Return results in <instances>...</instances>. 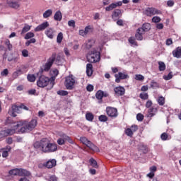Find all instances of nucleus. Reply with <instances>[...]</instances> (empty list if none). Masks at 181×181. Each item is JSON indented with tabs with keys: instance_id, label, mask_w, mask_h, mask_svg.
<instances>
[{
	"instance_id": "obj_30",
	"label": "nucleus",
	"mask_w": 181,
	"mask_h": 181,
	"mask_svg": "<svg viewBox=\"0 0 181 181\" xmlns=\"http://www.w3.org/2000/svg\"><path fill=\"white\" fill-rule=\"evenodd\" d=\"M19 176H26L27 177H29V176H30V172H29L28 170L20 168Z\"/></svg>"
},
{
	"instance_id": "obj_3",
	"label": "nucleus",
	"mask_w": 181,
	"mask_h": 181,
	"mask_svg": "<svg viewBox=\"0 0 181 181\" xmlns=\"http://www.w3.org/2000/svg\"><path fill=\"white\" fill-rule=\"evenodd\" d=\"M55 60L56 53H53L52 56L48 59L47 63L45 64L44 69H41L37 73V76H39V74H43V71H49V70L52 69V66H53Z\"/></svg>"
},
{
	"instance_id": "obj_64",
	"label": "nucleus",
	"mask_w": 181,
	"mask_h": 181,
	"mask_svg": "<svg viewBox=\"0 0 181 181\" xmlns=\"http://www.w3.org/2000/svg\"><path fill=\"white\" fill-rule=\"evenodd\" d=\"M49 181H57V177L55 176V175H52V176L49 177Z\"/></svg>"
},
{
	"instance_id": "obj_42",
	"label": "nucleus",
	"mask_w": 181,
	"mask_h": 181,
	"mask_svg": "<svg viewBox=\"0 0 181 181\" xmlns=\"http://www.w3.org/2000/svg\"><path fill=\"white\" fill-rule=\"evenodd\" d=\"M95 43V41L94 40H88L86 42V48L87 49H91L93 47V45Z\"/></svg>"
},
{
	"instance_id": "obj_12",
	"label": "nucleus",
	"mask_w": 181,
	"mask_h": 181,
	"mask_svg": "<svg viewBox=\"0 0 181 181\" xmlns=\"http://www.w3.org/2000/svg\"><path fill=\"white\" fill-rule=\"evenodd\" d=\"M115 82L121 83V80H127L129 78V76L127 74L119 72L118 74H115Z\"/></svg>"
},
{
	"instance_id": "obj_57",
	"label": "nucleus",
	"mask_w": 181,
	"mask_h": 181,
	"mask_svg": "<svg viewBox=\"0 0 181 181\" xmlns=\"http://www.w3.org/2000/svg\"><path fill=\"white\" fill-rule=\"evenodd\" d=\"M86 90L87 91H88L89 93H91V91L94 90V86L91 85V84H88L86 86Z\"/></svg>"
},
{
	"instance_id": "obj_15",
	"label": "nucleus",
	"mask_w": 181,
	"mask_h": 181,
	"mask_svg": "<svg viewBox=\"0 0 181 181\" xmlns=\"http://www.w3.org/2000/svg\"><path fill=\"white\" fill-rule=\"evenodd\" d=\"M19 112H21L20 105L18 106L16 105H13L11 107V112L10 113V115H11V117H15L17 116L16 114H19Z\"/></svg>"
},
{
	"instance_id": "obj_23",
	"label": "nucleus",
	"mask_w": 181,
	"mask_h": 181,
	"mask_svg": "<svg viewBox=\"0 0 181 181\" xmlns=\"http://www.w3.org/2000/svg\"><path fill=\"white\" fill-rule=\"evenodd\" d=\"M144 35H145V33H143V31L138 28L135 34V38L136 39V40H143Z\"/></svg>"
},
{
	"instance_id": "obj_35",
	"label": "nucleus",
	"mask_w": 181,
	"mask_h": 181,
	"mask_svg": "<svg viewBox=\"0 0 181 181\" xmlns=\"http://www.w3.org/2000/svg\"><path fill=\"white\" fill-rule=\"evenodd\" d=\"M157 103H158V105L163 106L165 105V99L163 98V96H158L157 99Z\"/></svg>"
},
{
	"instance_id": "obj_6",
	"label": "nucleus",
	"mask_w": 181,
	"mask_h": 181,
	"mask_svg": "<svg viewBox=\"0 0 181 181\" xmlns=\"http://www.w3.org/2000/svg\"><path fill=\"white\" fill-rule=\"evenodd\" d=\"M80 141L83 144L86 145L90 151H93V152H97L98 151V147H97L93 142H91L87 137L86 136H82L80 137Z\"/></svg>"
},
{
	"instance_id": "obj_53",
	"label": "nucleus",
	"mask_w": 181,
	"mask_h": 181,
	"mask_svg": "<svg viewBox=\"0 0 181 181\" xmlns=\"http://www.w3.org/2000/svg\"><path fill=\"white\" fill-rule=\"evenodd\" d=\"M160 21H162V19L159 16H154L152 18V22H153V23H159Z\"/></svg>"
},
{
	"instance_id": "obj_27",
	"label": "nucleus",
	"mask_w": 181,
	"mask_h": 181,
	"mask_svg": "<svg viewBox=\"0 0 181 181\" xmlns=\"http://www.w3.org/2000/svg\"><path fill=\"white\" fill-rule=\"evenodd\" d=\"M93 71H94L93 70V64H87V65H86L87 76H88V77H91V76H93Z\"/></svg>"
},
{
	"instance_id": "obj_37",
	"label": "nucleus",
	"mask_w": 181,
	"mask_h": 181,
	"mask_svg": "<svg viewBox=\"0 0 181 181\" xmlns=\"http://www.w3.org/2000/svg\"><path fill=\"white\" fill-rule=\"evenodd\" d=\"M22 74H24L23 71L21 69H18L16 71L13 72V77L17 78L19 76H22Z\"/></svg>"
},
{
	"instance_id": "obj_40",
	"label": "nucleus",
	"mask_w": 181,
	"mask_h": 181,
	"mask_svg": "<svg viewBox=\"0 0 181 181\" xmlns=\"http://www.w3.org/2000/svg\"><path fill=\"white\" fill-rule=\"evenodd\" d=\"M128 41H129V43H130V45H132V46H138V42L135 40L134 37H130L128 39Z\"/></svg>"
},
{
	"instance_id": "obj_46",
	"label": "nucleus",
	"mask_w": 181,
	"mask_h": 181,
	"mask_svg": "<svg viewBox=\"0 0 181 181\" xmlns=\"http://www.w3.org/2000/svg\"><path fill=\"white\" fill-rule=\"evenodd\" d=\"M6 149H7L8 151H4L2 152V156H3V158H8V155H9L8 152L11 151V146H7Z\"/></svg>"
},
{
	"instance_id": "obj_62",
	"label": "nucleus",
	"mask_w": 181,
	"mask_h": 181,
	"mask_svg": "<svg viewBox=\"0 0 181 181\" xmlns=\"http://www.w3.org/2000/svg\"><path fill=\"white\" fill-rule=\"evenodd\" d=\"M20 70L23 71V73L25 74L28 71V66L26 65H21Z\"/></svg>"
},
{
	"instance_id": "obj_56",
	"label": "nucleus",
	"mask_w": 181,
	"mask_h": 181,
	"mask_svg": "<svg viewBox=\"0 0 181 181\" xmlns=\"http://www.w3.org/2000/svg\"><path fill=\"white\" fill-rule=\"evenodd\" d=\"M8 74H9V71L8 70V69H5L1 72V76L4 77H6Z\"/></svg>"
},
{
	"instance_id": "obj_38",
	"label": "nucleus",
	"mask_w": 181,
	"mask_h": 181,
	"mask_svg": "<svg viewBox=\"0 0 181 181\" xmlns=\"http://www.w3.org/2000/svg\"><path fill=\"white\" fill-rule=\"evenodd\" d=\"M89 162L91 166H93V168H95V169H98V164L97 163V161L94 158H91L89 160Z\"/></svg>"
},
{
	"instance_id": "obj_52",
	"label": "nucleus",
	"mask_w": 181,
	"mask_h": 181,
	"mask_svg": "<svg viewBox=\"0 0 181 181\" xmlns=\"http://www.w3.org/2000/svg\"><path fill=\"white\" fill-rule=\"evenodd\" d=\"M139 97L141 98V100H148V98H149V95H148L146 93H140Z\"/></svg>"
},
{
	"instance_id": "obj_7",
	"label": "nucleus",
	"mask_w": 181,
	"mask_h": 181,
	"mask_svg": "<svg viewBox=\"0 0 181 181\" xmlns=\"http://www.w3.org/2000/svg\"><path fill=\"white\" fill-rule=\"evenodd\" d=\"M106 114L110 118H112V119H115L119 115L118 109L114 107L107 106L106 107Z\"/></svg>"
},
{
	"instance_id": "obj_45",
	"label": "nucleus",
	"mask_w": 181,
	"mask_h": 181,
	"mask_svg": "<svg viewBox=\"0 0 181 181\" xmlns=\"http://www.w3.org/2000/svg\"><path fill=\"white\" fill-rule=\"evenodd\" d=\"M29 30H30V25L25 24L24 28L22 29L21 35L26 33V32H29Z\"/></svg>"
},
{
	"instance_id": "obj_39",
	"label": "nucleus",
	"mask_w": 181,
	"mask_h": 181,
	"mask_svg": "<svg viewBox=\"0 0 181 181\" xmlns=\"http://www.w3.org/2000/svg\"><path fill=\"white\" fill-rule=\"evenodd\" d=\"M27 79L30 81V83H35V81H36V76L35 74H28L27 76Z\"/></svg>"
},
{
	"instance_id": "obj_31",
	"label": "nucleus",
	"mask_w": 181,
	"mask_h": 181,
	"mask_svg": "<svg viewBox=\"0 0 181 181\" xmlns=\"http://www.w3.org/2000/svg\"><path fill=\"white\" fill-rule=\"evenodd\" d=\"M9 175H13V176H19V174L21 173V170L19 168H15L13 170H11L8 172Z\"/></svg>"
},
{
	"instance_id": "obj_26",
	"label": "nucleus",
	"mask_w": 181,
	"mask_h": 181,
	"mask_svg": "<svg viewBox=\"0 0 181 181\" xmlns=\"http://www.w3.org/2000/svg\"><path fill=\"white\" fill-rule=\"evenodd\" d=\"M55 64H57V66H62L64 64V58L60 55H58L57 58H55Z\"/></svg>"
},
{
	"instance_id": "obj_58",
	"label": "nucleus",
	"mask_w": 181,
	"mask_h": 181,
	"mask_svg": "<svg viewBox=\"0 0 181 181\" xmlns=\"http://www.w3.org/2000/svg\"><path fill=\"white\" fill-rule=\"evenodd\" d=\"M160 138H161L162 141H167L168 138V133H165V132L163 133L160 135Z\"/></svg>"
},
{
	"instance_id": "obj_2",
	"label": "nucleus",
	"mask_w": 181,
	"mask_h": 181,
	"mask_svg": "<svg viewBox=\"0 0 181 181\" xmlns=\"http://www.w3.org/2000/svg\"><path fill=\"white\" fill-rule=\"evenodd\" d=\"M54 77H47L46 76L41 75L37 81V86L40 88H45V87L49 86V90H52L54 86Z\"/></svg>"
},
{
	"instance_id": "obj_1",
	"label": "nucleus",
	"mask_w": 181,
	"mask_h": 181,
	"mask_svg": "<svg viewBox=\"0 0 181 181\" xmlns=\"http://www.w3.org/2000/svg\"><path fill=\"white\" fill-rule=\"evenodd\" d=\"M33 146L35 149H39L44 153H52L57 151V144L50 142L47 138L42 139L40 141L34 143Z\"/></svg>"
},
{
	"instance_id": "obj_28",
	"label": "nucleus",
	"mask_w": 181,
	"mask_h": 181,
	"mask_svg": "<svg viewBox=\"0 0 181 181\" xmlns=\"http://www.w3.org/2000/svg\"><path fill=\"white\" fill-rule=\"evenodd\" d=\"M139 29L144 33L145 32H148V30H151V24L148 23H144L141 28H139Z\"/></svg>"
},
{
	"instance_id": "obj_61",
	"label": "nucleus",
	"mask_w": 181,
	"mask_h": 181,
	"mask_svg": "<svg viewBox=\"0 0 181 181\" xmlns=\"http://www.w3.org/2000/svg\"><path fill=\"white\" fill-rule=\"evenodd\" d=\"M22 56L23 57H28L29 56V51L28 49H23L22 51Z\"/></svg>"
},
{
	"instance_id": "obj_48",
	"label": "nucleus",
	"mask_w": 181,
	"mask_h": 181,
	"mask_svg": "<svg viewBox=\"0 0 181 181\" xmlns=\"http://www.w3.org/2000/svg\"><path fill=\"white\" fill-rule=\"evenodd\" d=\"M32 37H35V33H32V32H29L25 36V39L26 40H29V39H32Z\"/></svg>"
},
{
	"instance_id": "obj_21",
	"label": "nucleus",
	"mask_w": 181,
	"mask_h": 181,
	"mask_svg": "<svg viewBox=\"0 0 181 181\" xmlns=\"http://www.w3.org/2000/svg\"><path fill=\"white\" fill-rule=\"evenodd\" d=\"M122 14L121 13L120 9H115L112 14V18L114 21H117V19H119V16H121Z\"/></svg>"
},
{
	"instance_id": "obj_14",
	"label": "nucleus",
	"mask_w": 181,
	"mask_h": 181,
	"mask_svg": "<svg viewBox=\"0 0 181 181\" xmlns=\"http://www.w3.org/2000/svg\"><path fill=\"white\" fill-rule=\"evenodd\" d=\"M27 128L29 131H33L37 126V120L36 119H32L30 122H26Z\"/></svg>"
},
{
	"instance_id": "obj_24",
	"label": "nucleus",
	"mask_w": 181,
	"mask_h": 181,
	"mask_svg": "<svg viewBox=\"0 0 181 181\" xmlns=\"http://www.w3.org/2000/svg\"><path fill=\"white\" fill-rule=\"evenodd\" d=\"M7 5L9 6V8H12L13 9H18L21 5L18 1H7Z\"/></svg>"
},
{
	"instance_id": "obj_9",
	"label": "nucleus",
	"mask_w": 181,
	"mask_h": 181,
	"mask_svg": "<svg viewBox=\"0 0 181 181\" xmlns=\"http://www.w3.org/2000/svg\"><path fill=\"white\" fill-rule=\"evenodd\" d=\"M122 4H129V0H122V1L112 3L111 4H110L108 6L105 8V11H107V12L113 11V9L118 8V6H122Z\"/></svg>"
},
{
	"instance_id": "obj_51",
	"label": "nucleus",
	"mask_w": 181,
	"mask_h": 181,
	"mask_svg": "<svg viewBox=\"0 0 181 181\" xmlns=\"http://www.w3.org/2000/svg\"><path fill=\"white\" fill-rule=\"evenodd\" d=\"M135 80H137L138 81H144V80H145V76L141 74H137L135 76Z\"/></svg>"
},
{
	"instance_id": "obj_22",
	"label": "nucleus",
	"mask_w": 181,
	"mask_h": 181,
	"mask_svg": "<svg viewBox=\"0 0 181 181\" xmlns=\"http://www.w3.org/2000/svg\"><path fill=\"white\" fill-rule=\"evenodd\" d=\"M173 56L176 59H181V47H177L173 51Z\"/></svg>"
},
{
	"instance_id": "obj_8",
	"label": "nucleus",
	"mask_w": 181,
	"mask_h": 181,
	"mask_svg": "<svg viewBox=\"0 0 181 181\" xmlns=\"http://www.w3.org/2000/svg\"><path fill=\"white\" fill-rule=\"evenodd\" d=\"M74 84H76V79H74V76H73V75H69L66 78L65 87L67 90H73Z\"/></svg>"
},
{
	"instance_id": "obj_16",
	"label": "nucleus",
	"mask_w": 181,
	"mask_h": 181,
	"mask_svg": "<svg viewBox=\"0 0 181 181\" xmlns=\"http://www.w3.org/2000/svg\"><path fill=\"white\" fill-rule=\"evenodd\" d=\"M15 129L16 128L14 127H13V129H7L1 131L0 134L1 136H9V135H13V134H15Z\"/></svg>"
},
{
	"instance_id": "obj_19",
	"label": "nucleus",
	"mask_w": 181,
	"mask_h": 181,
	"mask_svg": "<svg viewBox=\"0 0 181 181\" xmlns=\"http://www.w3.org/2000/svg\"><path fill=\"white\" fill-rule=\"evenodd\" d=\"M138 151L140 152H143V153L146 154L149 152V148L148 146L144 144L143 143L138 145Z\"/></svg>"
},
{
	"instance_id": "obj_60",
	"label": "nucleus",
	"mask_w": 181,
	"mask_h": 181,
	"mask_svg": "<svg viewBox=\"0 0 181 181\" xmlns=\"http://www.w3.org/2000/svg\"><path fill=\"white\" fill-rule=\"evenodd\" d=\"M172 77H173V75L172 74V72H170L168 76H164L163 78L164 80H170L172 79Z\"/></svg>"
},
{
	"instance_id": "obj_32",
	"label": "nucleus",
	"mask_w": 181,
	"mask_h": 181,
	"mask_svg": "<svg viewBox=\"0 0 181 181\" xmlns=\"http://www.w3.org/2000/svg\"><path fill=\"white\" fill-rule=\"evenodd\" d=\"M53 13V11L52 9H48L45 11L43 13V18L44 19H47V18H50Z\"/></svg>"
},
{
	"instance_id": "obj_29",
	"label": "nucleus",
	"mask_w": 181,
	"mask_h": 181,
	"mask_svg": "<svg viewBox=\"0 0 181 181\" xmlns=\"http://www.w3.org/2000/svg\"><path fill=\"white\" fill-rule=\"evenodd\" d=\"M54 21L60 22L62 19H63V15L62 14V11H57L54 16Z\"/></svg>"
},
{
	"instance_id": "obj_49",
	"label": "nucleus",
	"mask_w": 181,
	"mask_h": 181,
	"mask_svg": "<svg viewBox=\"0 0 181 181\" xmlns=\"http://www.w3.org/2000/svg\"><path fill=\"white\" fill-rule=\"evenodd\" d=\"M11 124H13L14 125H16L18 122H13V120H12V118L11 117H7V119H6V125H9Z\"/></svg>"
},
{
	"instance_id": "obj_63",
	"label": "nucleus",
	"mask_w": 181,
	"mask_h": 181,
	"mask_svg": "<svg viewBox=\"0 0 181 181\" xmlns=\"http://www.w3.org/2000/svg\"><path fill=\"white\" fill-rule=\"evenodd\" d=\"M85 33L86 35H88V33H90V30H91V26L90 25H88L85 28Z\"/></svg>"
},
{
	"instance_id": "obj_25",
	"label": "nucleus",
	"mask_w": 181,
	"mask_h": 181,
	"mask_svg": "<svg viewBox=\"0 0 181 181\" xmlns=\"http://www.w3.org/2000/svg\"><path fill=\"white\" fill-rule=\"evenodd\" d=\"M156 112H158V108L150 107L148 110V117L152 118V117H155V115H156Z\"/></svg>"
},
{
	"instance_id": "obj_5",
	"label": "nucleus",
	"mask_w": 181,
	"mask_h": 181,
	"mask_svg": "<svg viewBox=\"0 0 181 181\" xmlns=\"http://www.w3.org/2000/svg\"><path fill=\"white\" fill-rule=\"evenodd\" d=\"M59 136L60 138H59L57 141L58 145H65L66 141L69 142V144H71L72 145L74 144V141L72 140L71 137L69 136L64 133H60Z\"/></svg>"
},
{
	"instance_id": "obj_36",
	"label": "nucleus",
	"mask_w": 181,
	"mask_h": 181,
	"mask_svg": "<svg viewBox=\"0 0 181 181\" xmlns=\"http://www.w3.org/2000/svg\"><path fill=\"white\" fill-rule=\"evenodd\" d=\"M86 119L87 121H89L90 122H93V120L94 119V115L91 112H87L86 114Z\"/></svg>"
},
{
	"instance_id": "obj_55",
	"label": "nucleus",
	"mask_w": 181,
	"mask_h": 181,
	"mask_svg": "<svg viewBox=\"0 0 181 181\" xmlns=\"http://www.w3.org/2000/svg\"><path fill=\"white\" fill-rule=\"evenodd\" d=\"M68 25L71 28H76V21L74 20H70L68 21Z\"/></svg>"
},
{
	"instance_id": "obj_43",
	"label": "nucleus",
	"mask_w": 181,
	"mask_h": 181,
	"mask_svg": "<svg viewBox=\"0 0 181 181\" xmlns=\"http://www.w3.org/2000/svg\"><path fill=\"white\" fill-rule=\"evenodd\" d=\"M151 88L155 89V88H159V83L155 81H151L150 83Z\"/></svg>"
},
{
	"instance_id": "obj_11",
	"label": "nucleus",
	"mask_w": 181,
	"mask_h": 181,
	"mask_svg": "<svg viewBox=\"0 0 181 181\" xmlns=\"http://www.w3.org/2000/svg\"><path fill=\"white\" fill-rule=\"evenodd\" d=\"M144 15L146 16H153V15H159L160 11L153 7H148L144 11Z\"/></svg>"
},
{
	"instance_id": "obj_18",
	"label": "nucleus",
	"mask_w": 181,
	"mask_h": 181,
	"mask_svg": "<svg viewBox=\"0 0 181 181\" xmlns=\"http://www.w3.org/2000/svg\"><path fill=\"white\" fill-rule=\"evenodd\" d=\"M49 22L45 21L42 24L39 25L38 26H37L35 29V32H40L42 30H45V29H46L47 28H49Z\"/></svg>"
},
{
	"instance_id": "obj_47",
	"label": "nucleus",
	"mask_w": 181,
	"mask_h": 181,
	"mask_svg": "<svg viewBox=\"0 0 181 181\" xmlns=\"http://www.w3.org/2000/svg\"><path fill=\"white\" fill-rule=\"evenodd\" d=\"M97 100H103V90H98L95 93Z\"/></svg>"
},
{
	"instance_id": "obj_20",
	"label": "nucleus",
	"mask_w": 181,
	"mask_h": 181,
	"mask_svg": "<svg viewBox=\"0 0 181 181\" xmlns=\"http://www.w3.org/2000/svg\"><path fill=\"white\" fill-rule=\"evenodd\" d=\"M57 163V161L56 160V159H52L47 161L45 166V168H47V169H52L54 168V166H56Z\"/></svg>"
},
{
	"instance_id": "obj_33",
	"label": "nucleus",
	"mask_w": 181,
	"mask_h": 181,
	"mask_svg": "<svg viewBox=\"0 0 181 181\" xmlns=\"http://www.w3.org/2000/svg\"><path fill=\"white\" fill-rule=\"evenodd\" d=\"M4 45L9 52L12 51V49H13V46L11 44V41L8 39L4 41Z\"/></svg>"
},
{
	"instance_id": "obj_34",
	"label": "nucleus",
	"mask_w": 181,
	"mask_h": 181,
	"mask_svg": "<svg viewBox=\"0 0 181 181\" xmlns=\"http://www.w3.org/2000/svg\"><path fill=\"white\" fill-rule=\"evenodd\" d=\"M158 69L159 71H165L166 70V64L163 62H158Z\"/></svg>"
},
{
	"instance_id": "obj_10",
	"label": "nucleus",
	"mask_w": 181,
	"mask_h": 181,
	"mask_svg": "<svg viewBox=\"0 0 181 181\" xmlns=\"http://www.w3.org/2000/svg\"><path fill=\"white\" fill-rule=\"evenodd\" d=\"M13 127L16 128L15 131H16L18 128H21L19 132H21V134H25V132H28L29 131V129H28V126H26V121L18 122L16 125H13Z\"/></svg>"
},
{
	"instance_id": "obj_17",
	"label": "nucleus",
	"mask_w": 181,
	"mask_h": 181,
	"mask_svg": "<svg viewBox=\"0 0 181 181\" xmlns=\"http://www.w3.org/2000/svg\"><path fill=\"white\" fill-rule=\"evenodd\" d=\"M45 33L46 36L49 37V39H53V37H54L56 35V30H54V29L52 28H49L45 31Z\"/></svg>"
},
{
	"instance_id": "obj_41",
	"label": "nucleus",
	"mask_w": 181,
	"mask_h": 181,
	"mask_svg": "<svg viewBox=\"0 0 181 181\" xmlns=\"http://www.w3.org/2000/svg\"><path fill=\"white\" fill-rule=\"evenodd\" d=\"M98 119L100 122H107L108 121V117L105 115H101L98 117Z\"/></svg>"
},
{
	"instance_id": "obj_4",
	"label": "nucleus",
	"mask_w": 181,
	"mask_h": 181,
	"mask_svg": "<svg viewBox=\"0 0 181 181\" xmlns=\"http://www.w3.org/2000/svg\"><path fill=\"white\" fill-rule=\"evenodd\" d=\"M100 52L97 51V49L90 51L87 55V60L89 63H97L100 62Z\"/></svg>"
},
{
	"instance_id": "obj_13",
	"label": "nucleus",
	"mask_w": 181,
	"mask_h": 181,
	"mask_svg": "<svg viewBox=\"0 0 181 181\" xmlns=\"http://www.w3.org/2000/svg\"><path fill=\"white\" fill-rule=\"evenodd\" d=\"M115 95L121 97L125 94V88L122 86H117L114 88Z\"/></svg>"
},
{
	"instance_id": "obj_59",
	"label": "nucleus",
	"mask_w": 181,
	"mask_h": 181,
	"mask_svg": "<svg viewBox=\"0 0 181 181\" xmlns=\"http://www.w3.org/2000/svg\"><path fill=\"white\" fill-rule=\"evenodd\" d=\"M137 121H144V115L141 113H138L136 115Z\"/></svg>"
},
{
	"instance_id": "obj_54",
	"label": "nucleus",
	"mask_w": 181,
	"mask_h": 181,
	"mask_svg": "<svg viewBox=\"0 0 181 181\" xmlns=\"http://www.w3.org/2000/svg\"><path fill=\"white\" fill-rule=\"evenodd\" d=\"M57 93L58 94V95H62V96L69 95V92H67V90H58Z\"/></svg>"
},
{
	"instance_id": "obj_44",
	"label": "nucleus",
	"mask_w": 181,
	"mask_h": 181,
	"mask_svg": "<svg viewBox=\"0 0 181 181\" xmlns=\"http://www.w3.org/2000/svg\"><path fill=\"white\" fill-rule=\"evenodd\" d=\"M124 134H126L127 136H130V138H132L134 135V132H132V129H131V128L126 129L124 130Z\"/></svg>"
},
{
	"instance_id": "obj_50",
	"label": "nucleus",
	"mask_w": 181,
	"mask_h": 181,
	"mask_svg": "<svg viewBox=\"0 0 181 181\" xmlns=\"http://www.w3.org/2000/svg\"><path fill=\"white\" fill-rule=\"evenodd\" d=\"M63 40V33H59L57 37V43H62Z\"/></svg>"
}]
</instances>
